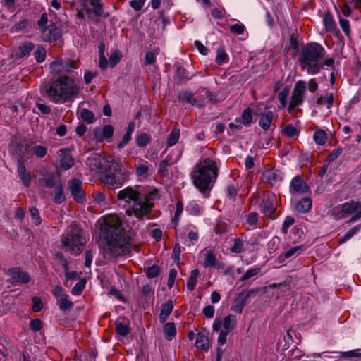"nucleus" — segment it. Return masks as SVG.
<instances>
[{
    "mask_svg": "<svg viewBox=\"0 0 361 361\" xmlns=\"http://www.w3.org/2000/svg\"><path fill=\"white\" fill-rule=\"evenodd\" d=\"M42 181L44 183V185L49 188H55L58 184H61V180L58 178L54 173H49L44 176L42 179Z\"/></svg>",
    "mask_w": 361,
    "mask_h": 361,
    "instance_id": "cd10ccee",
    "label": "nucleus"
},
{
    "mask_svg": "<svg viewBox=\"0 0 361 361\" xmlns=\"http://www.w3.org/2000/svg\"><path fill=\"white\" fill-rule=\"evenodd\" d=\"M313 138L317 145H322L326 142L327 135L324 130H318L314 132Z\"/></svg>",
    "mask_w": 361,
    "mask_h": 361,
    "instance_id": "a18cd8bd",
    "label": "nucleus"
},
{
    "mask_svg": "<svg viewBox=\"0 0 361 361\" xmlns=\"http://www.w3.org/2000/svg\"><path fill=\"white\" fill-rule=\"evenodd\" d=\"M85 284L86 281L85 279L80 280L73 286L71 290V293L75 295H80L82 293L85 287Z\"/></svg>",
    "mask_w": 361,
    "mask_h": 361,
    "instance_id": "603ef678",
    "label": "nucleus"
},
{
    "mask_svg": "<svg viewBox=\"0 0 361 361\" xmlns=\"http://www.w3.org/2000/svg\"><path fill=\"white\" fill-rule=\"evenodd\" d=\"M98 167L102 182L113 188H119L124 182L125 173L119 160L100 159Z\"/></svg>",
    "mask_w": 361,
    "mask_h": 361,
    "instance_id": "423d86ee",
    "label": "nucleus"
},
{
    "mask_svg": "<svg viewBox=\"0 0 361 361\" xmlns=\"http://www.w3.org/2000/svg\"><path fill=\"white\" fill-rule=\"evenodd\" d=\"M32 301L33 303L32 309L34 312H39L43 308L44 305L40 298L35 296L32 298Z\"/></svg>",
    "mask_w": 361,
    "mask_h": 361,
    "instance_id": "69168bd1",
    "label": "nucleus"
},
{
    "mask_svg": "<svg viewBox=\"0 0 361 361\" xmlns=\"http://www.w3.org/2000/svg\"><path fill=\"white\" fill-rule=\"evenodd\" d=\"M323 23L327 32H333L336 30V23L330 13H325Z\"/></svg>",
    "mask_w": 361,
    "mask_h": 361,
    "instance_id": "f704fd0d",
    "label": "nucleus"
},
{
    "mask_svg": "<svg viewBox=\"0 0 361 361\" xmlns=\"http://www.w3.org/2000/svg\"><path fill=\"white\" fill-rule=\"evenodd\" d=\"M180 130L178 128H173L172 130V131L170 133V134L167 138V140H166L167 146L172 147V146L175 145L178 142V141L180 138Z\"/></svg>",
    "mask_w": 361,
    "mask_h": 361,
    "instance_id": "4c0bfd02",
    "label": "nucleus"
},
{
    "mask_svg": "<svg viewBox=\"0 0 361 361\" xmlns=\"http://www.w3.org/2000/svg\"><path fill=\"white\" fill-rule=\"evenodd\" d=\"M151 140L150 135L146 133L138 134L136 137V144L138 147H145L150 143Z\"/></svg>",
    "mask_w": 361,
    "mask_h": 361,
    "instance_id": "ea45409f",
    "label": "nucleus"
},
{
    "mask_svg": "<svg viewBox=\"0 0 361 361\" xmlns=\"http://www.w3.org/2000/svg\"><path fill=\"white\" fill-rule=\"evenodd\" d=\"M290 88L286 86L285 87L281 92H280L278 94V99L280 102V106H279V109H284L287 105V97L289 94Z\"/></svg>",
    "mask_w": 361,
    "mask_h": 361,
    "instance_id": "a19ab883",
    "label": "nucleus"
},
{
    "mask_svg": "<svg viewBox=\"0 0 361 361\" xmlns=\"http://www.w3.org/2000/svg\"><path fill=\"white\" fill-rule=\"evenodd\" d=\"M178 99L180 102H184L195 106H202V104L195 98L194 94L188 90H183L178 94Z\"/></svg>",
    "mask_w": 361,
    "mask_h": 361,
    "instance_id": "412c9836",
    "label": "nucleus"
},
{
    "mask_svg": "<svg viewBox=\"0 0 361 361\" xmlns=\"http://www.w3.org/2000/svg\"><path fill=\"white\" fill-rule=\"evenodd\" d=\"M204 257V261L202 266L205 268L216 267L220 268V264L217 262L216 255L214 250L211 248H205L201 252Z\"/></svg>",
    "mask_w": 361,
    "mask_h": 361,
    "instance_id": "f3484780",
    "label": "nucleus"
},
{
    "mask_svg": "<svg viewBox=\"0 0 361 361\" xmlns=\"http://www.w3.org/2000/svg\"><path fill=\"white\" fill-rule=\"evenodd\" d=\"M312 208V200L304 197L300 200L295 204V209L300 213H306Z\"/></svg>",
    "mask_w": 361,
    "mask_h": 361,
    "instance_id": "c756f323",
    "label": "nucleus"
},
{
    "mask_svg": "<svg viewBox=\"0 0 361 361\" xmlns=\"http://www.w3.org/2000/svg\"><path fill=\"white\" fill-rule=\"evenodd\" d=\"M188 240L189 241L188 243H187V240H185V243L190 246L191 245H194L196 243L198 240L199 235L197 231H190L188 232Z\"/></svg>",
    "mask_w": 361,
    "mask_h": 361,
    "instance_id": "4d7b16f0",
    "label": "nucleus"
},
{
    "mask_svg": "<svg viewBox=\"0 0 361 361\" xmlns=\"http://www.w3.org/2000/svg\"><path fill=\"white\" fill-rule=\"evenodd\" d=\"M326 54L324 48L318 43H309L305 45L299 56L301 68L308 74L315 75L322 68V60Z\"/></svg>",
    "mask_w": 361,
    "mask_h": 361,
    "instance_id": "39448f33",
    "label": "nucleus"
},
{
    "mask_svg": "<svg viewBox=\"0 0 361 361\" xmlns=\"http://www.w3.org/2000/svg\"><path fill=\"white\" fill-rule=\"evenodd\" d=\"M343 148L341 147L334 149L327 157L326 160L329 163L336 160L343 152Z\"/></svg>",
    "mask_w": 361,
    "mask_h": 361,
    "instance_id": "680f3d73",
    "label": "nucleus"
},
{
    "mask_svg": "<svg viewBox=\"0 0 361 361\" xmlns=\"http://www.w3.org/2000/svg\"><path fill=\"white\" fill-rule=\"evenodd\" d=\"M228 57L224 48H219L216 56V63L219 65H222L228 62Z\"/></svg>",
    "mask_w": 361,
    "mask_h": 361,
    "instance_id": "09e8293b",
    "label": "nucleus"
},
{
    "mask_svg": "<svg viewBox=\"0 0 361 361\" xmlns=\"http://www.w3.org/2000/svg\"><path fill=\"white\" fill-rule=\"evenodd\" d=\"M35 47V44L31 42H25L19 47V56L23 57L29 54Z\"/></svg>",
    "mask_w": 361,
    "mask_h": 361,
    "instance_id": "49530a36",
    "label": "nucleus"
},
{
    "mask_svg": "<svg viewBox=\"0 0 361 361\" xmlns=\"http://www.w3.org/2000/svg\"><path fill=\"white\" fill-rule=\"evenodd\" d=\"M219 171L218 159L212 148L207 149L201 156L192 173L193 184L202 193L210 190Z\"/></svg>",
    "mask_w": 361,
    "mask_h": 361,
    "instance_id": "f03ea898",
    "label": "nucleus"
},
{
    "mask_svg": "<svg viewBox=\"0 0 361 361\" xmlns=\"http://www.w3.org/2000/svg\"><path fill=\"white\" fill-rule=\"evenodd\" d=\"M260 271V269L258 267H255L253 269H250L247 270L241 277L240 280L242 281L250 279V278L257 275Z\"/></svg>",
    "mask_w": 361,
    "mask_h": 361,
    "instance_id": "6e6d98bb",
    "label": "nucleus"
},
{
    "mask_svg": "<svg viewBox=\"0 0 361 361\" xmlns=\"http://www.w3.org/2000/svg\"><path fill=\"white\" fill-rule=\"evenodd\" d=\"M80 91L79 80L68 75L58 76L40 87L42 96L55 104L71 101L79 94Z\"/></svg>",
    "mask_w": 361,
    "mask_h": 361,
    "instance_id": "7ed1b4c3",
    "label": "nucleus"
},
{
    "mask_svg": "<svg viewBox=\"0 0 361 361\" xmlns=\"http://www.w3.org/2000/svg\"><path fill=\"white\" fill-rule=\"evenodd\" d=\"M361 228V224H358L350 228L344 235L339 239V243H344L355 235Z\"/></svg>",
    "mask_w": 361,
    "mask_h": 361,
    "instance_id": "c03bdc74",
    "label": "nucleus"
},
{
    "mask_svg": "<svg viewBox=\"0 0 361 361\" xmlns=\"http://www.w3.org/2000/svg\"><path fill=\"white\" fill-rule=\"evenodd\" d=\"M149 171V165L146 163L145 164H138L136 166V173L138 176H146Z\"/></svg>",
    "mask_w": 361,
    "mask_h": 361,
    "instance_id": "338daca9",
    "label": "nucleus"
},
{
    "mask_svg": "<svg viewBox=\"0 0 361 361\" xmlns=\"http://www.w3.org/2000/svg\"><path fill=\"white\" fill-rule=\"evenodd\" d=\"M173 309V303L171 300H168L165 303L161 305V312L159 317V322L164 323L169 316L171 314Z\"/></svg>",
    "mask_w": 361,
    "mask_h": 361,
    "instance_id": "393cba45",
    "label": "nucleus"
},
{
    "mask_svg": "<svg viewBox=\"0 0 361 361\" xmlns=\"http://www.w3.org/2000/svg\"><path fill=\"white\" fill-rule=\"evenodd\" d=\"M61 37V30L55 23H51L42 30V37L46 42H55Z\"/></svg>",
    "mask_w": 361,
    "mask_h": 361,
    "instance_id": "2eb2a0df",
    "label": "nucleus"
},
{
    "mask_svg": "<svg viewBox=\"0 0 361 361\" xmlns=\"http://www.w3.org/2000/svg\"><path fill=\"white\" fill-rule=\"evenodd\" d=\"M50 68L55 74L60 75H68L75 78L74 70L79 68V65L76 61L70 59H59L56 60L50 64Z\"/></svg>",
    "mask_w": 361,
    "mask_h": 361,
    "instance_id": "6e6552de",
    "label": "nucleus"
},
{
    "mask_svg": "<svg viewBox=\"0 0 361 361\" xmlns=\"http://www.w3.org/2000/svg\"><path fill=\"white\" fill-rule=\"evenodd\" d=\"M262 179L264 183L275 185L279 180L282 179L280 173L274 169H269L263 172Z\"/></svg>",
    "mask_w": 361,
    "mask_h": 361,
    "instance_id": "5701e85b",
    "label": "nucleus"
},
{
    "mask_svg": "<svg viewBox=\"0 0 361 361\" xmlns=\"http://www.w3.org/2000/svg\"><path fill=\"white\" fill-rule=\"evenodd\" d=\"M231 251L235 254H240L244 251V244L241 239L235 238Z\"/></svg>",
    "mask_w": 361,
    "mask_h": 361,
    "instance_id": "8fccbe9b",
    "label": "nucleus"
},
{
    "mask_svg": "<svg viewBox=\"0 0 361 361\" xmlns=\"http://www.w3.org/2000/svg\"><path fill=\"white\" fill-rule=\"evenodd\" d=\"M276 197L274 194H267L264 197L261 203V212L267 217L276 219L278 215L274 214L276 211Z\"/></svg>",
    "mask_w": 361,
    "mask_h": 361,
    "instance_id": "f8f14e48",
    "label": "nucleus"
},
{
    "mask_svg": "<svg viewBox=\"0 0 361 361\" xmlns=\"http://www.w3.org/2000/svg\"><path fill=\"white\" fill-rule=\"evenodd\" d=\"M236 122H240L245 126L248 127L252 123V109L250 107L245 108L241 114V121L236 120Z\"/></svg>",
    "mask_w": 361,
    "mask_h": 361,
    "instance_id": "72a5a7b5",
    "label": "nucleus"
},
{
    "mask_svg": "<svg viewBox=\"0 0 361 361\" xmlns=\"http://www.w3.org/2000/svg\"><path fill=\"white\" fill-rule=\"evenodd\" d=\"M165 338L171 341L176 335V328L173 322L166 323L163 326Z\"/></svg>",
    "mask_w": 361,
    "mask_h": 361,
    "instance_id": "7c9ffc66",
    "label": "nucleus"
},
{
    "mask_svg": "<svg viewBox=\"0 0 361 361\" xmlns=\"http://www.w3.org/2000/svg\"><path fill=\"white\" fill-rule=\"evenodd\" d=\"M361 208V202L350 200L334 207L331 209L332 215L337 219H343L358 211Z\"/></svg>",
    "mask_w": 361,
    "mask_h": 361,
    "instance_id": "1a4fd4ad",
    "label": "nucleus"
},
{
    "mask_svg": "<svg viewBox=\"0 0 361 361\" xmlns=\"http://www.w3.org/2000/svg\"><path fill=\"white\" fill-rule=\"evenodd\" d=\"M30 215L33 223L36 226H39L41 224V218L39 210L35 207H32L30 209Z\"/></svg>",
    "mask_w": 361,
    "mask_h": 361,
    "instance_id": "bf43d9fd",
    "label": "nucleus"
},
{
    "mask_svg": "<svg viewBox=\"0 0 361 361\" xmlns=\"http://www.w3.org/2000/svg\"><path fill=\"white\" fill-rule=\"evenodd\" d=\"M17 166V172L20 180L25 187H28L31 182L30 173L27 171L25 164L20 159L18 161Z\"/></svg>",
    "mask_w": 361,
    "mask_h": 361,
    "instance_id": "4be33fe9",
    "label": "nucleus"
},
{
    "mask_svg": "<svg viewBox=\"0 0 361 361\" xmlns=\"http://www.w3.org/2000/svg\"><path fill=\"white\" fill-rule=\"evenodd\" d=\"M54 202L56 204H61L65 200V196L63 195V188L61 184H58V185L54 188Z\"/></svg>",
    "mask_w": 361,
    "mask_h": 361,
    "instance_id": "37998d69",
    "label": "nucleus"
},
{
    "mask_svg": "<svg viewBox=\"0 0 361 361\" xmlns=\"http://www.w3.org/2000/svg\"><path fill=\"white\" fill-rule=\"evenodd\" d=\"M193 75H190L188 71L183 66H177L174 75V80L176 85H180L190 80Z\"/></svg>",
    "mask_w": 361,
    "mask_h": 361,
    "instance_id": "b1692460",
    "label": "nucleus"
},
{
    "mask_svg": "<svg viewBox=\"0 0 361 361\" xmlns=\"http://www.w3.org/2000/svg\"><path fill=\"white\" fill-rule=\"evenodd\" d=\"M46 50L42 47H39L35 51V58L38 63H42L45 60Z\"/></svg>",
    "mask_w": 361,
    "mask_h": 361,
    "instance_id": "13d9d810",
    "label": "nucleus"
},
{
    "mask_svg": "<svg viewBox=\"0 0 361 361\" xmlns=\"http://www.w3.org/2000/svg\"><path fill=\"white\" fill-rule=\"evenodd\" d=\"M339 24L344 33L349 36L350 34V22L347 19L339 18Z\"/></svg>",
    "mask_w": 361,
    "mask_h": 361,
    "instance_id": "0e129e2a",
    "label": "nucleus"
},
{
    "mask_svg": "<svg viewBox=\"0 0 361 361\" xmlns=\"http://www.w3.org/2000/svg\"><path fill=\"white\" fill-rule=\"evenodd\" d=\"M80 117L87 123H92L94 121V114L87 109H81L78 111Z\"/></svg>",
    "mask_w": 361,
    "mask_h": 361,
    "instance_id": "58836bf2",
    "label": "nucleus"
},
{
    "mask_svg": "<svg viewBox=\"0 0 361 361\" xmlns=\"http://www.w3.org/2000/svg\"><path fill=\"white\" fill-rule=\"evenodd\" d=\"M81 7L87 13L101 16L103 13L102 4L99 0H80Z\"/></svg>",
    "mask_w": 361,
    "mask_h": 361,
    "instance_id": "dca6fc26",
    "label": "nucleus"
},
{
    "mask_svg": "<svg viewBox=\"0 0 361 361\" xmlns=\"http://www.w3.org/2000/svg\"><path fill=\"white\" fill-rule=\"evenodd\" d=\"M195 345L202 350L207 351L210 348L208 336L202 333H198L196 337Z\"/></svg>",
    "mask_w": 361,
    "mask_h": 361,
    "instance_id": "a878e982",
    "label": "nucleus"
},
{
    "mask_svg": "<svg viewBox=\"0 0 361 361\" xmlns=\"http://www.w3.org/2000/svg\"><path fill=\"white\" fill-rule=\"evenodd\" d=\"M274 113L271 111H265L259 114V126L261 128L267 131L269 129L275 128V125L273 123Z\"/></svg>",
    "mask_w": 361,
    "mask_h": 361,
    "instance_id": "a211bd4d",
    "label": "nucleus"
},
{
    "mask_svg": "<svg viewBox=\"0 0 361 361\" xmlns=\"http://www.w3.org/2000/svg\"><path fill=\"white\" fill-rule=\"evenodd\" d=\"M199 276L200 271L197 269H195L191 271L186 285L188 289L190 291L194 290L195 288Z\"/></svg>",
    "mask_w": 361,
    "mask_h": 361,
    "instance_id": "c9c22d12",
    "label": "nucleus"
},
{
    "mask_svg": "<svg viewBox=\"0 0 361 361\" xmlns=\"http://www.w3.org/2000/svg\"><path fill=\"white\" fill-rule=\"evenodd\" d=\"M295 223V219L291 216H288L286 217L283 226H282V232L284 234L288 233V230L290 226H291Z\"/></svg>",
    "mask_w": 361,
    "mask_h": 361,
    "instance_id": "e2e57ef3",
    "label": "nucleus"
},
{
    "mask_svg": "<svg viewBox=\"0 0 361 361\" xmlns=\"http://www.w3.org/2000/svg\"><path fill=\"white\" fill-rule=\"evenodd\" d=\"M290 189L295 192L304 194L308 192L309 187L302 178L300 176H295L290 182Z\"/></svg>",
    "mask_w": 361,
    "mask_h": 361,
    "instance_id": "6ab92c4d",
    "label": "nucleus"
},
{
    "mask_svg": "<svg viewBox=\"0 0 361 361\" xmlns=\"http://www.w3.org/2000/svg\"><path fill=\"white\" fill-rule=\"evenodd\" d=\"M334 103V95L332 93L328 94L326 97L320 96L317 99V105L326 104L328 109H330L333 106Z\"/></svg>",
    "mask_w": 361,
    "mask_h": 361,
    "instance_id": "de8ad7c7",
    "label": "nucleus"
},
{
    "mask_svg": "<svg viewBox=\"0 0 361 361\" xmlns=\"http://www.w3.org/2000/svg\"><path fill=\"white\" fill-rule=\"evenodd\" d=\"M32 152L39 158H43L47 153V147L42 145H35L32 148Z\"/></svg>",
    "mask_w": 361,
    "mask_h": 361,
    "instance_id": "864d4df0",
    "label": "nucleus"
},
{
    "mask_svg": "<svg viewBox=\"0 0 361 361\" xmlns=\"http://www.w3.org/2000/svg\"><path fill=\"white\" fill-rule=\"evenodd\" d=\"M61 247L71 255L78 256L86 243L82 230L75 224H71L65 230L61 238Z\"/></svg>",
    "mask_w": 361,
    "mask_h": 361,
    "instance_id": "0eeeda50",
    "label": "nucleus"
},
{
    "mask_svg": "<svg viewBox=\"0 0 361 361\" xmlns=\"http://www.w3.org/2000/svg\"><path fill=\"white\" fill-rule=\"evenodd\" d=\"M105 51V45L103 43L99 44V66L102 69L105 70L108 66V61L104 55Z\"/></svg>",
    "mask_w": 361,
    "mask_h": 361,
    "instance_id": "e433bc0d",
    "label": "nucleus"
},
{
    "mask_svg": "<svg viewBox=\"0 0 361 361\" xmlns=\"http://www.w3.org/2000/svg\"><path fill=\"white\" fill-rule=\"evenodd\" d=\"M157 192L153 190L147 195L141 194L131 187H126L118 192L117 197L130 204V208L126 211L128 216L133 214L138 219H149L154 206L152 197L157 195Z\"/></svg>",
    "mask_w": 361,
    "mask_h": 361,
    "instance_id": "20e7f679",
    "label": "nucleus"
},
{
    "mask_svg": "<svg viewBox=\"0 0 361 361\" xmlns=\"http://www.w3.org/2000/svg\"><path fill=\"white\" fill-rule=\"evenodd\" d=\"M68 190L75 201L79 203L86 202V195L80 180L74 178L68 181Z\"/></svg>",
    "mask_w": 361,
    "mask_h": 361,
    "instance_id": "ddd939ff",
    "label": "nucleus"
},
{
    "mask_svg": "<svg viewBox=\"0 0 361 361\" xmlns=\"http://www.w3.org/2000/svg\"><path fill=\"white\" fill-rule=\"evenodd\" d=\"M236 324V317L233 314H228L221 321L219 318H216L214 321L212 329L214 331H219L221 326L224 327V330L229 333Z\"/></svg>",
    "mask_w": 361,
    "mask_h": 361,
    "instance_id": "4468645a",
    "label": "nucleus"
},
{
    "mask_svg": "<svg viewBox=\"0 0 361 361\" xmlns=\"http://www.w3.org/2000/svg\"><path fill=\"white\" fill-rule=\"evenodd\" d=\"M68 295H61L57 300L56 305L61 311L71 310L73 307V302L69 300Z\"/></svg>",
    "mask_w": 361,
    "mask_h": 361,
    "instance_id": "c85d7f7f",
    "label": "nucleus"
},
{
    "mask_svg": "<svg viewBox=\"0 0 361 361\" xmlns=\"http://www.w3.org/2000/svg\"><path fill=\"white\" fill-rule=\"evenodd\" d=\"M281 239L278 236H274L268 243V250L270 253L274 252L279 247Z\"/></svg>",
    "mask_w": 361,
    "mask_h": 361,
    "instance_id": "5fc2aeb1",
    "label": "nucleus"
},
{
    "mask_svg": "<svg viewBox=\"0 0 361 361\" xmlns=\"http://www.w3.org/2000/svg\"><path fill=\"white\" fill-rule=\"evenodd\" d=\"M7 274L9 276L8 282L13 286L18 284H26L30 281V274L27 271H24L20 267L10 268Z\"/></svg>",
    "mask_w": 361,
    "mask_h": 361,
    "instance_id": "9b49d317",
    "label": "nucleus"
},
{
    "mask_svg": "<svg viewBox=\"0 0 361 361\" xmlns=\"http://www.w3.org/2000/svg\"><path fill=\"white\" fill-rule=\"evenodd\" d=\"M115 325L116 333L120 336H126L129 334L130 329L128 322L118 319L116 321Z\"/></svg>",
    "mask_w": 361,
    "mask_h": 361,
    "instance_id": "473e14b6",
    "label": "nucleus"
},
{
    "mask_svg": "<svg viewBox=\"0 0 361 361\" xmlns=\"http://www.w3.org/2000/svg\"><path fill=\"white\" fill-rule=\"evenodd\" d=\"M172 165L171 157L168 156L165 159L160 161L158 168V173L162 176H169V168Z\"/></svg>",
    "mask_w": 361,
    "mask_h": 361,
    "instance_id": "2f4dec72",
    "label": "nucleus"
},
{
    "mask_svg": "<svg viewBox=\"0 0 361 361\" xmlns=\"http://www.w3.org/2000/svg\"><path fill=\"white\" fill-rule=\"evenodd\" d=\"M58 154L60 157V166L64 170L71 169L74 164V159L72 156L68 153L66 148L60 149L58 151Z\"/></svg>",
    "mask_w": 361,
    "mask_h": 361,
    "instance_id": "aec40b11",
    "label": "nucleus"
},
{
    "mask_svg": "<svg viewBox=\"0 0 361 361\" xmlns=\"http://www.w3.org/2000/svg\"><path fill=\"white\" fill-rule=\"evenodd\" d=\"M245 30V26L243 23H236L230 26V31L237 35H243Z\"/></svg>",
    "mask_w": 361,
    "mask_h": 361,
    "instance_id": "052dcab7",
    "label": "nucleus"
},
{
    "mask_svg": "<svg viewBox=\"0 0 361 361\" xmlns=\"http://www.w3.org/2000/svg\"><path fill=\"white\" fill-rule=\"evenodd\" d=\"M259 220V214L257 212H250L246 216L247 223L252 227V228H257V223Z\"/></svg>",
    "mask_w": 361,
    "mask_h": 361,
    "instance_id": "3c124183",
    "label": "nucleus"
},
{
    "mask_svg": "<svg viewBox=\"0 0 361 361\" xmlns=\"http://www.w3.org/2000/svg\"><path fill=\"white\" fill-rule=\"evenodd\" d=\"M250 293L247 292V293H240L238 298L235 300V305L233 307V310L234 312L237 313H241L243 308L246 302V300L250 297Z\"/></svg>",
    "mask_w": 361,
    "mask_h": 361,
    "instance_id": "bb28decb",
    "label": "nucleus"
},
{
    "mask_svg": "<svg viewBox=\"0 0 361 361\" xmlns=\"http://www.w3.org/2000/svg\"><path fill=\"white\" fill-rule=\"evenodd\" d=\"M283 133L288 137H293L298 134V130L293 125H287L283 129Z\"/></svg>",
    "mask_w": 361,
    "mask_h": 361,
    "instance_id": "774afa93",
    "label": "nucleus"
},
{
    "mask_svg": "<svg viewBox=\"0 0 361 361\" xmlns=\"http://www.w3.org/2000/svg\"><path fill=\"white\" fill-rule=\"evenodd\" d=\"M306 90L307 86L305 81L298 80L295 83L290 97V101L288 106V112H291L295 107L302 104Z\"/></svg>",
    "mask_w": 361,
    "mask_h": 361,
    "instance_id": "9d476101",
    "label": "nucleus"
},
{
    "mask_svg": "<svg viewBox=\"0 0 361 361\" xmlns=\"http://www.w3.org/2000/svg\"><path fill=\"white\" fill-rule=\"evenodd\" d=\"M97 224L103 241V249L114 256L125 255L133 248L131 238L122 227V221L116 214H109L100 218Z\"/></svg>",
    "mask_w": 361,
    "mask_h": 361,
    "instance_id": "f257e3e1",
    "label": "nucleus"
},
{
    "mask_svg": "<svg viewBox=\"0 0 361 361\" xmlns=\"http://www.w3.org/2000/svg\"><path fill=\"white\" fill-rule=\"evenodd\" d=\"M305 248L306 247L305 245H299V246L293 247L290 248V250H288V251L285 252L283 254H281L279 256V259L281 261H283L285 259L291 257L295 253H297L298 251L305 250Z\"/></svg>",
    "mask_w": 361,
    "mask_h": 361,
    "instance_id": "79ce46f5",
    "label": "nucleus"
}]
</instances>
